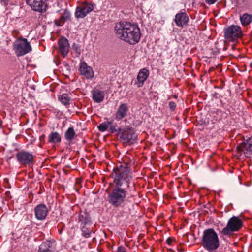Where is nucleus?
Instances as JSON below:
<instances>
[{
  "instance_id": "1",
  "label": "nucleus",
  "mask_w": 252,
  "mask_h": 252,
  "mask_svg": "<svg viewBox=\"0 0 252 252\" xmlns=\"http://www.w3.org/2000/svg\"><path fill=\"white\" fill-rule=\"evenodd\" d=\"M114 31L119 38L131 45L137 43L141 37V32L138 25L129 22L121 21L116 23Z\"/></svg>"
},
{
  "instance_id": "2",
  "label": "nucleus",
  "mask_w": 252,
  "mask_h": 252,
  "mask_svg": "<svg viewBox=\"0 0 252 252\" xmlns=\"http://www.w3.org/2000/svg\"><path fill=\"white\" fill-rule=\"evenodd\" d=\"M111 175L114 178L113 182L116 187L126 188V189L129 188L132 173L127 164L124 163L117 166L114 169Z\"/></svg>"
},
{
  "instance_id": "3",
  "label": "nucleus",
  "mask_w": 252,
  "mask_h": 252,
  "mask_svg": "<svg viewBox=\"0 0 252 252\" xmlns=\"http://www.w3.org/2000/svg\"><path fill=\"white\" fill-rule=\"evenodd\" d=\"M201 245L209 252H215L220 246L218 234L213 228H208L203 231Z\"/></svg>"
},
{
  "instance_id": "4",
  "label": "nucleus",
  "mask_w": 252,
  "mask_h": 252,
  "mask_svg": "<svg viewBox=\"0 0 252 252\" xmlns=\"http://www.w3.org/2000/svg\"><path fill=\"white\" fill-rule=\"evenodd\" d=\"M127 195L126 188L116 187L108 196V201L113 206L119 207L125 202Z\"/></svg>"
},
{
  "instance_id": "5",
  "label": "nucleus",
  "mask_w": 252,
  "mask_h": 252,
  "mask_svg": "<svg viewBox=\"0 0 252 252\" xmlns=\"http://www.w3.org/2000/svg\"><path fill=\"white\" fill-rule=\"evenodd\" d=\"M117 134L123 144L130 145L135 143L137 140V134L134 128L130 126L120 127Z\"/></svg>"
},
{
  "instance_id": "6",
  "label": "nucleus",
  "mask_w": 252,
  "mask_h": 252,
  "mask_svg": "<svg viewBox=\"0 0 252 252\" xmlns=\"http://www.w3.org/2000/svg\"><path fill=\"white\" fill-rule=\"evenodd\" d=\"M242 226V220L238 217L233 216L229 220L227 225L220 231V233L230 236L233 232L238 231Z\"/></svg>"
},
{
  "instance_id": "7",
  "label": "nucleus",
  "mask_w": 252,
  "mask_h": 252,
  "mask_svg": "<svg viewBox=\"0 0 252 252\" xmlns=\"http://www.w3.org/2000/svg\"><path fill=\"white\" fill-rule=\"evenodd\" d=\"M13 50L17 56H22L30 52L32 47L27 39L21 37L14 42Z\"/></svg>"
},
{
  "instance_id": "8",
  "label": "nucleus",
  "mask_w": 252,
  "mask_h": 252,
  "mask_svg": "<svg viewBox=\"0 0 252 252\" xmlns=\"http://www.w3.org/2000/svg\"><path fill=\"white\" fill-rule=\"evenodd\" d=\"M242 35V32L240 26L232 25L224 30V37L228 41L235 42Z\"/></svg>"
},
{
  "instance_id": "9",
  "label": "nucleus",
  "mask_w": 252,
  "mask_h": 252,
  "mask_svg": "<svg viewBox=\"0 0 252 252\" xmlns=\"http://www.w3.org/2000/svg\"><path fill=\"white\" fill-rule=\"evenodd\" d=\"M16 157L20 165L31 166L34 163L33 155L29 152L21 150L16 154Z\"/></svg>"
},
{
  "instance_id": "10",
  "label": "nucleus",
  "mask_w": 252,
  "mask_h": 252,
  "mask_svg": "<svg viewBox=\"0 0 252 252\" xmlns=\"http://www.w3.org/2000/svg\"><path fill=\"white\" fill-rule=\"evenodd\" d=\"M94 4L92 2H85L77 7L75 16L77 18L85 17L89 13L93 10Z\"/></svg>"
},
{
  "instance_id": "11",
  "label": "nucleus",
  "mask_w": 252,
  "mask_h": 252,
  "mask_svg": "<svg viewBox=\"0 0 252 252\" xmlns=\"http://www.w3.org/2000/svg\"><path fill=\"white\" fill-rule=\"evenodd\" d=\"M239 152H242L246 157L252 155V137H250L237 147Z\"/></svg>"
},
{
  "instance_id": "12",
  "label": "nucleus",
  "mask_w": 252,
  "mask_h": 252,
  "mask_svg": "<svg viewBox=\"0 0 252 252\" xmlns=\"http://www.w3.org/2000/svg\"><path fill=\"white\" fill-rule=\"evenodd\" d=\"M34 211L36 218L40 220H45L49 212L47 206L44 204H40L36 206Z\"/></svg>"
},
{
  "instance_id": "13",
  "label": "nucleus",
  "mask_w": 252,
  "mask_h": 252,
  "mask_svg": "<svg viewBox=\"0 0 252 252\" xmlns=\"http://www.w3.org/2000/svg\"><path fill=\"white\" fill-rule=\"evenodd\" d=\"M27 3L34 11L42 12L47 9V4L43 0H27Z\"/></svg>"
},
{
  "instance_id": "14",
  "label": "nucleus",
  "mask_w": 252,
  "mask_h": 252,
  "mask_svg": "<svg viewBox=\"0 0 252 252\" xmlns=\"http://www.w3.org/2000/svg\"><path fill=\"white\" fill-rule=\"evenodd\" d=\"M80 74L87 79H92L94 77V71L90 66H89L86 62H82L80 63Z\"/></svg>"
},
{
  "instance_id": "15",
  "label": "nucleus",
  "mask_w": 252,
  "mask_h": 252,
  "mask_svg": "<svg viewBox=\"0 0 252 252\" xmlns=\"http://www.w3.org/2000/svg\"><path fill=\"white\" fill-rule=\"evenodd\" d=\"M59 52L63 57L68 53L70 46L68 40L64 37H61L58 41Z\"/></svg>"
},
{
  "instance_id": "16",
  "label": "nucleus",
  "mask_w": 252,
  "mask_h": 252,
  "mask_svg": "<svg viewBox=\"0 0 252 252\" xmlns=\"http://www.w3.org/2000/svg\"><path fill=\"white\" fill-rule=\"evenodd\" d=\"M174 21L177 26L183 27L188 24L189 18L186 13L180 12L176 14Z\"/></svg>"
},
{
  "instance_id": "17",
  "label": "nucleus",
  "mask_w": 252,
  "mask_h": 252,
  "mask_svg": "<svg viewBox=\"0 0 252 252\" xmlns=\"http://www.w3.org/2000/svg\"><path fill=\"white\" fill-rule=\"evenodd\" d=\"M129 108L126 103L121 104L115 113V119L119 121L125 118L127 114Z\"/></svg>"
},
{
  "instance_id": "18",
  "label": "nucleus",
  "mask_w": 252,
  "mask_h": 252,
  "mask_svg": "<svg viewBox=\"0 0 252 252\" xmlns=\"http://www.w3.org/2000/svg\"><path fill=\"white\" fill-rule=\"evenodd\" d=\"M78 221L81 225H90L91 221L88 213L86 211H81L78 215Z\"/></svg>"
},
{
  "instance_id": "19",
  "label": "nucleus",
  "mask_w": 252,
  "mask_h": 252,
  "mask_svg": "<svg viewBox=\"0 0 252 252\" xmlns=\"http://www.w3.org/2000/svg\"><path fill=\"white\" fill-rule=\"evenodd\" d=\"M149 75V72L146 68H143L140 70L137 77L138 87H139L143 85L144 82L147 79Z\"/></svg>"
},
{
  "instance_id": "20",
  "label": "nucleus",
  "mask_w": 252,
  "mask_h": 252,
  "mask_svg": "<svg viewBox=\"0 0 252 252\" xmlns=\"http://www.w3.org/2000/svg\"><path fill=\"white\" fill-rule=\"evenodd\" d=\"M93 99L96 103L102 102L104 98V92L99 90H94L92 92Z\"/></svg>"
},
{
  "instance_id": "21",
  "label": "nucleus",
  "mask_w": 252,
  "mask_h": 252,
  "mask_svg": "<svg viewBox=\"0 0 252 252\" xmlns=\"http://www.w3.org/2000/svg\"><path fill=\"white\" fill-rule=\"evenodd\" d=\"M53 243L47 241L43 242L39 246L38 252H51L53 249Z\"/></svg>"
},
{
  "instance_id": "22",
  "label": "nucleus",
  "mask_w": 252,
  "mask_h": 252,
  "mask_svg": "<svg viewBox=\"0 0 252 252\" xmlns=\"http://www.w3.org/2000/svg\"><path fill=\"white\" fill-rule=\"evenodd\" d=\"M70 17V13L69 11L64 10L63 15H62L59 20L55 21V24L57 26H62L65 21L68 20Z\"/></svg>"
},
{
  "instance_id": "23",
  "label": "nucleus",
  "mask_w": 252,
  "mask_h": 252,
  "mask_svg": "<svg viewBox=\"0 0 252 252\" xmlns=\"http://www.w3.org/2000/svg\"><path fill=\"white\" fill-rule=\"evenodd\" d=\"M76 136V133L72 127H69L64 133L65 139L68 142H71Z\"/></svg>"
},
{
  "instance_id": "24",
  "label": "nucleus",
  "mask_w": 252,
  "mask_h": 252,
  "mask_svg": "<svg viewBox=\"0 0 252 252\" xmlns=\"http://www.w3.org/2000/svg\"><path fill=\"white\" fill-rule=\"evenodd\" d=\"M61 141V137L58 132H53L49 134L48 137L49 142L56 144L60 142Z\"/></svg>"
},
{
  "instance_id": "25",
  "label": "nucleus",
  "mask_w": 252,
  "mask_h": 252,
  "mask_svg": "<svg viewBox=\"0 0 252 252\" xmlns=\"http://www.w3.org/2000/svg\"><path fill=\"white\" fill-rule=\"evenodd\" d=\"M240 21L243 26L248 25L252 21V15L245 13L240 17Z\"/></svg>"
},
{
  "instance_id": "26",
  "label": "nucleus",
  "mask_w": 252,
  "mask_h": 252,
  "mask_svg": "<svg viewBox=\"0 0 252 252\" xmlns=\"http://www.w3.org/2000/svg\"><path fill=\"white\" fill-rule=\"evenodd\" d=\"M89 226L90 225L81 226L82 235L86 238L90 237L91 234L93 231Z\"/></svg>"
},
{
  "instance_id": "27",
  "label": "nucleus",
  "mask_w": 252,
  "mask_h": 252,
  "mask_svg": "<svg viewBox=\"0 0 252 252\" xmlns=\"http://www.w3.org/2000/svg\"><path fill=\"white\" fill-rule=\"evenodd\" d=\"M59 99L61 103L64 105H68L70 104L71 101L70 97H69L68 94H62L59 97Z\"/></svg>"
},
{
  "instance_id": "28",
  "label": "nucleus",
  "mask_w": 252,
  "mask_h": 252,
  "mask_svg": "<svg viewBox=\"0 0 252 252\" xmlns=\"http://www.w3.org/2000/svg\"><path fill=\"white\" fill-rule=\"evenodd\" d=\"M109 125H108V131H109L111 133H114L115 132L118 133V129L120 127H118L116 125L113 124V122L112 121H108Z\"/></svg>"
},
{
  "instance_id": "29",
  "label": "nucleus",
  "mask_w": 252,
  "mask_h": 252,
  "mask_svg": "<svg viewBox=\"0 0 252 252\" xmlns=\"http://www.w3.org/2000/svg\"><path fill=\"white\" fill-rule=\"evenodd\" d=\"M108 125H109L108 121L105 122L100 124L98 126L99 130L101 132H104L106 130H108Z\"/></svg>"
},
{
  "instance_id": "30",
  "label": "nucleus",
  "mask_w": 252,
  "mask_h": 252,
  "mask_svg": "<svg viewBox=\"0 0 252 252\" xmlns=\"http://www.w3.org/2000/svg\"><path fill=\"white\" fill-rule=\"evenodd\" d=\"M169 107L171 111H174L176 109V104L174 101H171L169 102Z\"/></svg>"
},
{
  "instance_id": "31",
  "label": "nucleus",
  "mask_w": 252,
  "mask_h": 252,
  "mask_svg": "<svg viewBox=\"0 0 252 252\" xmlns=\"http://www.w3.org/2000/svg\"><path fill=\"white\" fill-rule=\"evenodd\" d=\"M9 2V0H0V3L4 6H7Z\"/></svg>"
},
{
  "instance_id": "32",
  "label": "nucleus",
  "mask_w": 252,
  "mask_h": 252,
  "mask_svg": "<svg viewBox=\"0 0 252 252\" xmlns=\"http://www.w3.org/2000/svg\"><path fill=\"white\" fill-rule=\"evenodd\" d=\"M118 252H126V249L123 246H120L118 248Z\"/></svg>"
},
{
  "instance_id": "33",
  "label": "nucleus",
  "mask_w": 252,
  "mask_h": 252,
  "mask_svg": "<svg viewBox=\"0 0 252 252\" xmlns=\"http://www.w3.org/2000/svg\"><path fill=\"white\" fill-rule=\"evenodd\" d=\"M217 0H206V2L209 4H214Z\"/></svg>"
},
{
  "instance_id": "34",
  "label": "nucleus",
  "mask_w": 252,
  "mask_h": 252,
  "mask_svg": "<svg viewBox=\"0 0 252 252\" xmlns=\"http://www.w3.org/2000/svg\"><path fill=\"white\" fill-rule=\"evenodd\" d=\"M172 239H170V238H168V239H167V243L168 244H171V243H172Z\"/></svg>"
}]
</instances>
